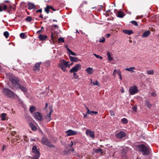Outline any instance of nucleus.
Masks as SVG:
<instances>
[{"mask_svg": "<svg viewBox=\"0 0 159 159\" xmlns=\"http://www.w3.org/2000/svg\"><path fill=\"white\" fill-rule=\"evenodd\" d=\"M136 147L139 152H141L143 156H148L150 153L151 149L144 144L137 145Z\"/></svg>", "mask_w": 159, "mask_h": 159, "instance_id": "nucleus-1", "label": "nucleus"}, {"mask_svg": "<svg viewBox=\"0 0 159 159\" xmlns=\"http://www.w3.org/2000/svg\"><path fill=\"white\" fill-rule=\"evenodd\" d=\"M10 80L12 86V87L11 88L12 89H16L20 84L19 79L16 77H11L10 78Z\"/></svg>", "mask_w": 159, "mask_h": 159, "instance_id": "nucleus-2", "label": "nucleus"}, {"mask_svg": "<svg viewBox=\"0 0 159 159\" xmlns=\"http://www.w3.org/2000/svg\"><path fill=\"white\" fill-rule=\"evenodd\" d=\"M41 141L43 145L47 146L49 148H54L55 147V146L50 143L49 139L46 136L42 138Z\"/></svg>", "mask_w": 159, "mask_h": 159, "instance_id": "nucleus-3", "label": "nucleus"}, {"mask_svg": "<svg viewBox=\"0 0 159 159\" xmlns=\"http://www.w3.org/2000/svg\"><path fill=\"white\" fill-rule=\"evenodd\" d=\"M2 92L8 98L13 97L15 94L13 92L7 88H4Z\"/></svg>", "mask_w": 159, "mask_h": 159, "instance_id": "nucleus-4", "label": "nucleus"}, {"mask_svg": "<svg viewBox=\"0 0 159 159\" xmlns=\"http://www.w3.org/2000/svg\"><path fill=\"white\" fill-rule=\"evenodd\" d=\"M32 152L35 154L34 156L32 157V159H39L40 153L37 150L36 146H33L32 147Z\"/></svg>", "mask_w": 159, "mask_h": 159, "instance_id": "nucleus-5", "label": "nucleus"}, {"mask_svg": "<svg viewBox=\"0 0 159 159\" xmlns=\"http://www.w3.org/2000/svg\"><path fill=\"white\" fill-rule=\"evenodd\" d=\"M26 83H25L23 84H20L16 89H20L25 94L27 91Z\"/></svg>", "mask_w": 159, "mask_h": 159, "instance_id": "nucleus-6", "label": "nucleus"}, {"mask_svg": "<svg viewBox=\"0 0 159 159\" xmlns=\"http://www.w3.org/2000/svg\"><path fill=\"white\" fill-rule=\"evenodd\" d=\"M129 90V93L131 95H134L138 92V89L136 86L130 87Z\"/></svg>", "mask_w": 159, "mask_h": 159, "instance_id": "nucleus-7", "label": "nucleus"}, {"mask_svg": "<svg viewBox=\"0 0 159 159\" xmlns=\"http://www.w3.org/2000/svg\"><path fill=\"white\" fill-rule=\"evenodd\" d=\"M126 136V134L125 133L122 131H120L115 135L116 137L119 139H121Z\"/></svg>", "mask_w": 159, "mask_h": 159, "instance_id": "nucleus-8", "label": "nucleus"}, {"mask_svg": "<svg viewBox=\"0 0 159 159\" xmlns=\"http://www.w3.org/2000/svg\"><path fill=\"white\" fill-rule=\"evenodd\" d=\"M35 119H37L41 121L43 120V119L41 114L39 112H36L33 115Z\"/></svg>", "mask_w": 159, "mask_h": 159, "instance_id": "nucleus-9", "label": "nucleus"}, {"mask_svg": "<svg viewBox=\"0 0 159 159\" xmlns=\"http://www.w3.org/2000/svg\"><path fill=\"white\" fill-rule=\"evenodd\" d=\"M66 133H67V136L74 135L77 134V132L71 129L68 130L66 131Z\"/></svg>", "mask_w": 159, "mask_h": 159, "instance_id": "nucleus-10", "label": "nucleus"}, {"mask_svg": "<svg viewBox=\"0 0 159 159\" xmlns=\"http://www.w3.org/2000/svg\"><path fill=\"white\" fill-rule=\"evenodd\" d=\"M86 134L87 135H89L92 138H95L94 133V131H92L89 129H87Z\"/></svg>", "mask_w": 159, "mask_h": 159, "instance_id": "nucleus-11", "label": "nucleus"}, {"mask_svg": "<svg viewBox=\"0 0 159 159\" xmlns=\"http://www.w3.org/2000/svg\"><path fill=\"white\" fill-rule=\"evenodd\" d=\"M61 67L62 70H63L68 66V62L63 60L61 62Z\"/></svg>", "mask_w": 159, "mask_h": 159, "instance_id": "nucleus-12", "label": "nucleus"}, {"mask_svg": "<svg viewBox=\"0 0 159 159\" xmlns=\"http://www.w3.org/2000/svg\"><path fill=\"white\" fill-rule=\"evenodd\" d=\"M145 102V106L147 107L149 109H150L152 106V104L150 103V102L148 100H146Z\"/></svg>", "mask_w": 159, "mask_h": 159, "instance_id": "nucleus-13", "label": "nucleus"}, {"mask_svg": "<svg viewBox=\"0 0 159 159\" xmlns=\"http://www.w3.org/2000/svg\"><path fill=\"white\" fill-rule=\"evenodd\" d=\"M31 128V129L34 131H36L37 130V128L35 126L34 124L32 123H30L29 124Z\"/></svg>", "mask_w": 159, "mask_h": 159, "instance_id": "nucleus-14", "label": "nucleus"}, {"mask_svg": "<svg viewBox=\"0 0 159 159\" xmlns=\"http://www.w3.org/2000/svg\"><path fill=\"white\" fill-rule=\"evenodd\" d=\"M39 39L41 40L44 41L46 40L47 38V36L46 35H43L40 34L39 37Z\"/></svg>", "mask_w": 159, "mask_h": 159, "instance_id": "nucleus-15", "label": "nucleus"}, {"mask_svg": "<svg viewBox=\"0 0 159 159\" xmlns=\"http://www.w3.org/2000/svg\"><path fill=\"white\" fill-rule=\"evenodd\" d=\"M87 109V113L89 114H90L91 115H93V114L96 115L98 113V112L95 111H91L89 110V109L86 107Z\"/></svg>", "mask_w": 159, "mask_h": 159, "instance_id": "nucleus-16", "label": "nucleus"}, {"mask_svg": "<svg viewBox=\"0 0 159 159\" xmlns=\"http://www.w3.org/2000/svg\"><path fill=\"white\" fill-rule=\"evenodd\" d=\"M78 70H70V73H73V76L74 78L75 79H77L78 78V76H77V74L75 73Z\"/></svg>", "mask_w": 159, "mask_h": 159, "instance_id": "nucleus-17", "label": "nucleus"}, {"mask_svg": "<svg viewBox=\"0 0 159 159\" xmlns=\"http://www.w3.org/2000/svg\"><path fill=\"white\" fill-rule=\"evenodd\" d=\"M81 69V65L80 64H78L76 65L75 66L72 68L70 70H80Z\"/></svg>", "mask_w": 159, "mask_h": 159, "instance_id": "nucleus-18", "label": "nucleus"}, {"mask_svg": "<svg viewBox=\"0 0 159 159\" xmlns=\"http://www.w3.org/2000/svg\"><path fill=\"white\" fill-rule=\"evenodd\" d=\"M150 32L149 30H148L144 32L142 35L143 37H146L148 36L150 34Z\"/></svg>", "mask_w": 159, "mask_h": 159, "instance_id": "nucleus-19", "label": "nucleus"}, {"mask_svg": "<svg viewBox=\"0 0 159 159\" xmlns=\"http://www.w3.org/2000/svg\"><path fill=\"white\" fill-rule=\"evenodd\" d=\"M70 59L71 61L77 62L78 61L77 57H71L70 56Z\"/></svg>", "mask_w": 159, "mask_h": 159, "instance_id": "nucleus-20", "label": "nucleus"}, {"mask_svg": "<svg viewBox=\"0 0 159 159\" xmlns=\"http://www.w3.org/2000/svg\"><path fill=\"white\" fill-rule=\"evenodd\" d=\"M117 16L120 18H123L124 16V14L122 12L119 11L117 14Z\"/></svg>", "mask_w": 159, "mask_h": 159, "instance_id": "nucleus-21", "label": "nucleus"}, {"mask_svg": "<svg viewBox=\"0 0 159 159\" xmlns=\"http://www.w3.org/2000/svg\"><path fill=\"white\" fill-rule=\"evenodd\" d=\"M67 49L68 51V53L69 55H71L73 56H76V53L72 52L69 48H67Z\"/></svg>", "mask_w": 159, "mask_h": 159, "instance_id": "nucleus-22", "label": "nucleus"}, {"mask_svg": "<svg viewBox=\"0 0 159 159\" xmlns=\"http://www.w3.org/2000/svg\"><path fill=\"white\" fill-rule=\"evenodd\" d=\"M28 5L29 6L28 9H31L35 7L34 5L32 3L28 2Z\"/></svg>", "mask_w": 159, "mask_h": 159, "instance_id": "nucleus-23", "label": "nucleus"}, {"mask_svg": "<svg viewBox=\"0 0 159 159\" xmlns=\"http://www.w3.org/2000/svg\"><path fill=\"white\" fill-rule=\"evenodd\" d=\"M7 8V6L6 5H5L2 6L0 5V12L6 10Z\"/></svg>", "mask_w": 159, "mask_h": 159, "instance_id": "nucleus-24", "label": "nucleus"}, {"mask_svg": "<svg viewBox=\"0 0 159 159\" xmlns=\"http://www.w3.org/2000/svg\"><path fill=\"white\" fill-rule=\"evenodd\" d=\"M121 152L122 156L125 157L126 155L127 151L126 149L123 148L121 150Z\"/></svg>", "mask_w": 159, "mask_h": 159, "instance_id": "nucleus-25", "label": "nucleus"}, {"mask_svg": "<svg viewBox=\"0 0 159 159\" xmlns=\"http://www.w3.org/2000/svg\"><path fill=\"white\" fill-rule=\"evenodd\" d=\"M36 110V108L34 106H30V111L31 113H33Z\"/></svg>", "mask_w": 159, "mask_h": 159, "instance_id": "nucleus-26", "label": "nucleus"}, {"mask_svg": "<svg viewBox=\"0 0 159 159\" xmlns=\"http://www.w3.org/2000/svg\"><path fill=\"white\" fill-rule=\"evenodd\" d=\"M123 31L125 34L128 35H130L133 33V31L131 30H123Z\"/></svg>", "mask_w": 159, "mask_h": 159, "instance_id": "nucleus-27", "label": "nucleus"}, {"mask_svg": "<svg viewBox=\"0 0 159 159\" xmlns=\"http://www.w3.org/2000/svg\"><path fill=\"white\" fill-rule=\"evenodd\" d=\"M90 80L91 81V83L93 84V85H97L99 86V82L97 80L93 82H92V80L91 79H90Z\"/></svg>", "mask_w": 159, "mask_h": 159, "instance_id": "nucleus-28", "label": "nucleus"}, {"mask_svg": "<svg viewBox=\"0 0 159 159\" xmlns=\"http://www.w3.org/2000/svg\"><path fill=\"white\" fill-rule=\"evenodd\" d=\"M95 152L96 153H101V154H102L103 153L102 150L100 148H99L98 149H95Z\"/></svg>", "mask_w": 159, "mask_h": 159, "instance_id": "nucleus-29", "label": "nucleus"}, {"mask_svg": "<svg viewBox=\"0 0 159 159\" xmlns=\"http://www.w3.org/2000/svg\"><path fill=\"white\" fill-rule=\"evenodd\" d=\"M121 121L122 123L124 124H126L128 122V120L126 118H122L121 119Z\"/></svg>", "mask_w": 159, "mask_h": 159, "instance_id": "nucleus-30", "label": "nucleus"}, {"mask_svg": "<svg viewBox=\"0 0 159 159\" xmlns=\"http://www.w3.org/2000/svg\"><path fill=\"white\" fill-rule=\"evenodd\" d=\"M107 56L108 58V59L109 60L111 61L112 60L113 58L112 57H111V54L109 52H107Z\"/></svg>", "mask_w": 159, "mask_h": 159, "instance_id": "nucleus-31", "label": "nucleus"}, {"mask_svg": "<svg viewBox=\"0 0 159 159\" xmlns=\"http://www.w3.org/2000/svg\"><path fill=\"white\" fill-rule=\"evenodd\" d=\"M6 114L5 113H3L1 114L2 120H6Z\"/></svg>", "mask_w": 159, "mask_h": 159, "instance_id": "nucleus-32", "label": "nucleus"}, {"mask_svg": "<svg viewBox=\"0 0 159 159\" xmlns=\"http://www.w3.org/2000/svg\"><path fill=\"white\" fill-rule=\"evenodd\" d=\"M117 74H118V75L119 76V78L120 80H122V76L121 75V72L120 71V70H117Z\"/></svg>", "mask_w": 159, "mask_h": 159, "instance_id": "nucleus-33", "label": "nucleus"}, {"mask_svg": "<svg viewBox=\"0 0 159 159\" xmlns=\"http://www.w3.org/2000/svg\"><path fill=\"white\" fill-rule=\"evenodd\" d=\"M51 116L49 115L48 114L45 117L46 119H47L48 118H49L47 120V123L49 122L51 120Z\"/></svg>", "mask_w": 159, "mask_h": 159, "instance_id": "nucleus-34", "label": "nucleus"}, {"mask_svg": "<svg viewBox=\"0 0 159 159\" xmlns=\"http://www.w3.org/2000/svg\"><path fill=\"white\" fill-rule=\"evenodd\" d=\"M105 39L104 37H102L99 39V42L101 43H104L105 42Z\"/></svg>", "mask_w": 159, "mask_h": 159, "instance_id": "nucleus-35", "label": "nucleus"}, {"mask_svg": "<svg viewBox=\"0 0 159 159\" xmlns=\"http://www.w3.org/2000/svg\"><path fill=\"white\" fill-rule=\"evenodd\" d=\"M41 64V62H38L36 63L35 65V67L36 68L38 69L39 68V67L40 66Z\"/></svg>", "mask_w": 159, "mask_h": 159, "instance_id": "nucleus-36", "label": "nucleus"}, {"mask_svg": "<svg viewBox=\"0 0 159 159\" xmlns=\"http://www.w3.org/2000/svg\"><path fill=\"white\" fill-rule=\"evenodd\" d=\"M3 35L6 38H7L8 37L9 34V33L7 31H5L4 32Z\"/></svg>", "mask_w": 159, "mask_h": 159, "instance_id": "nucleus-37", "label": "nucleus"}, {"mask_svg": "<svg viewBox=\"0 0 159 159\" xmlns=\"http://www.w3.org/2000/svg\"><path fill=\"white\" fill-rule=\"evenodd\" d=\"M64 42V39L63 38L60 37L58 39V43H60L61 42L63 43V42Z\"/></svg>", "mask_w": 159, "mask_h": 159, "instance_id": "nucleus-38", "label": "nucleus"}, {"mask_svg": "<svg viewBox=\"0 0 159 159\" xmlns=\"http://www.w3.org/2000/svg\"><path fill=\"white\" fill-rule=\"evenodd\" d=\"M130 22L135 26H137L138 25V24L137 22L133 20L131 21Z\"/></svg>", "mask_w": 159, "mask_h": 159, "instance_id": "nucleus-39", "label": "nucleus"}, {"mask_svg": "<svg viewBox=\"0 0 159 159\" xmlns=\"http://www.w3.org/2000/svg\"><path fill=\"white\" fill-rule=\"evenodd\" d=\"M50 8H49V6H47V7L45 8V11L48 14L49 12V11Z\"/></svg>", "mask_w": 159, "mask_h": 159, "instance_id": "nucleus-40", "label": "nucleus"}, {"mask_svg": "<svg viewBox=\"0 0 159 159\" xmlns=\"http://www.w3.org/2000/svg\"><path fill=\"white\" fill-rule=\"evenodd\" d=\"M26 20L29 22H31L32 21V19L30 16H28L25 19Z\"/></svg>", "mask_w": 159, "mask_h": 159, "instance_id": "nucleus-41", "label": "nucleus"}, {"mask_svg": "<svg viewBox=\"0 0 159 159\" xmlns=\"http://www.w3.org/2000/svg\"><path fill=\"white\" fill-rule=\"evenodd\" d=\"M137 106L134 105L132 107V109L133 111L134 112H136L137 111Z\"/></svg>", "mask_w": 159, "mask_h": 159, "instance_id": "nucleus-42", "label": "nucleus"}, {"mask_svg": "<svg viewBox=\"0 0 159 159\" xmlns=\"http://www.w3.org/2000/svg\"><path fill=\"white\" fill-rule=\"evenodd\" d=\"M147 74L148 75H152L153 73V70H147Z\"/></svg>", "mask_w": 159, "mask_h": 159, "instance_id": "nucleus-43", "label": "nucleus"}, {"mask_svg": "<svg viewBox=\"0 0 159 159\" xmlns=\"http://www.w3.org/2000/svg\"><path fill=\"white\" fill-rule=\"evenodd\" d=\"M110 113L111 116H115V114L114 111L112 110L110 111Z\"/></svg>", "mask_w": 159, "mask_h": 159, "instance_id": "nucleus-44", "label": "nucleus"}, {"mask_svg": "<svg viewBox=\"0 0 159 159\" xmlns=\"http://www.w3.org/2000/svg\"><path fill=\"white\" fill-rule=\"evenodd\" d=\"M93 55L95 56V57L97 58H100L101 59H102V57L100 56L99 55H97L95 53H94Z\"/></svg>", "mask_w": 159, "mask_h": 159, "instance_id": "nucleus-45", "label": "nucleus"}, {"mask_svg": "<svg viewBox=\"0 0 159 159\" xmlns=\"http://www.w3.org/2000/svg\"><path fill=\"white\" fill-rule=\"evenodd\" d=\"M25 34L24 33H21L20 34V37L22 39H24L25 38Z\"/></svg>", "mask_w": 159, "mask_h": 159, "instance_id": "nucleus-46", "label": "nucleus"}, {"mask_svg": "<svg viewBox=\"0 0 159 159\" xmlns=\"http://www.w3.org/2000/svg\"><path fill=\"white\" fill-rule=\"evenodd\" d=\"M87 72L89 74H91L93 73V70H86Z\"/></svg>", "mask_w": 159, "mask_h": 159, "instance_id": "nucleus-47", "label": "nucleus"}, {"mask_svg": "<svg viewBox=\"0 0 159 159\" xmlns=\"http://www.w3.org/2000/svg\"><path fill=\"white\" fill-rule=\"evenodd\" d=\"M135 69L134 67H130L129 68H126L125 70H134Z\"/></svg>", "mask_w": 159, "mask_h": 159, "instance_id": "nucleus-48", "label": "nucleus"}, {"mask_svg": "<svg viewBox=\"0 0 159 159\" xmlns=\"http://www.w3.org/2000/svg\"><path fill=\"white\" fill-rule=\"evenodd\" d=\"M54 34V33H51V38L52 40H53L54 39V37H53V35Z\"/></svg>", "mask_w": 159, "mask_h": 159, "instance_id": "nucleus-49", "label": "nucleus"}, {"mask_svg": "<svg viewBox=\"0 0 159 159\" xmlns=\"http://www.w3.org/2000/svg\"><path fill=\"white\" fill-rule=\"evenodd\" d=\"M151 95L152 96H153V97H156V93L154 92V93H152L151 94Z\"/></svg>", "mask_w": 159, "mask_h": 159, "instance_id": "nucleus-50", "label": "nucleus"}, {"mask_svg": "<svg viewBox=\"0 0 159 159\" xmlns=\"http://www.w3.org/2000/svg\"><path fill=\"white\" fill-rule=\"evenodd\" d=\"M117 70H114L113 73L112 74V75L114 76H115L116 74H117Z\"/></svg>", "mask_w": 159, "mask_h": 159, "instance_id": "nucleus-51", "label": "nucleus"}, {"mask_svg": "<svg viewBox=\"0 0 159 159\" xmlns=\"http://www.w3.org/2000/svg\"><path fill=\"white\" fill-rule=\"evenodd\" d=\"M6 146L5 145H3L2 146V151H3L4 150L5 148H6Z\"/></svg>", "mask_w": 159, "mask_h": 159, "instance_id": "nucleus-52", "label": "nucleus"}, {"mask_svg": "<svg viewBox=\"0 0 159 159\" xmlns=\"http://www.w3.org/2000/svg\"><path fill=\"white\" fill-rule=\"evenodd\" d=\"M49 8H50V9H52L53 11H56V10L54 9L53 8V7L51 6H49Z\"/></svg>", "mask_w": 159, "mask_h": 159, "instance_id": "nucleus-53", "label": "nucleus"}, {"mask_svg": "<svg viewBox=\"0 0 159 159\" xmlns=\"http://www.w3.org/2000/svg\"><path fill=\"white\" fill-rule=\"evenodd\" d=\"M45 65L46 66H48L49 65V62H45Z\"/></svg>", "mask_w": 159, "mask_h": 159, "instance_id": "nucleus-54", "label": "nucleus"}, {"mask_svg": "<svg viewBox=\"0 0 159 159\" xmlns=\"http://www.w3.org/2000/svg\"><path fill=\"white\" fill-rule=\"evenodd\" d=\"M42 10L41 9H39V10H37V11H36V12L37 13H38V12H42Z\"/></svg>", "mask_w": 159, "mask_h": 159, "instance_id": "nucleus-55", "label": "nucleus"}, {"mask_svg": "<svg viewBox=\"0 0 159 159\" xmlns=\"http://www.w3.org/2000/svg\"><path fill=\"white\" fill-rule=\"evenodd\" d=\"M110 36L111 34H108L106 35V37L107 38L109 37Z\"/></svg>", "mask_w": 159, "mask_h": 159, "instance_id": "nucleus-56", "label": "nucleus"}, {"mask_svg": "<svg viewBox=\"0 0 159 159\" xmlns=\"http://www.w3.org/2000/svg\"><path fill=\"white\" fill-rule=\"evenodd\" d=\"M52 26L53 27H54L56 28H58V26L57 25H53Z\"/></svg>", "mask_w": 159, "mask_h": 159, "instance_id": "nucleus-57", "label": "nucleus"}, {"mask_svg": "<svg viewBox=\"0 0 159 159\" xmlns=\"http://www.w3.org/2000/svg\"><path fill=\"white\" fill-rule=\"evenodd\" d=\"M124 89H123V88H122L121 89V92L122 93H123L124 92Z\"/></svg>", "mask_w": 159, "mask_h": 159, "instance_id": "nucleus-58", "label": "nucleus"}, {"mask_svg": "<svg viewBox=\"0 0 159 159\" xmlns=\"http://www.w3.org/2000/svg\"><path fill=\"white\" fill-rule=\"evenodd\" d=\"M31 141H35V139L33 138H31L30 139Z\"/></svg>", "mask_w": 159, "mask_h": 159, "instance_id": "nucleus-59", "label": "nucleus"}, {"mask_svg": "<svg viewBox=\"0 0 159 159\" xmlns=\"http://www.w3.org/2000/svg\"><path fill=\"white\" fill-rule=\"evenodd\" d=\"M53 112V110L52 109V108L51 109V110H50V112L52 113Z\"/></svg>", "mask_w": 159, "mask_h": 159, "instance_id": "nucleus-60", "label": "nucleus"}, {"mask_svg": "<svg viewBox=\"0 0 159 159\" xmlns=\"http://www.w3.org/2000/svg\"><path fill=\"white\" fill-rule=\"evenodd\" d=\"M48 103H45V109H46L47 107H48Z\"/></svg>", "mask_w": 159, "mask_h": 159, "instance_id": "nucleus-61", "label": "nucleus"}, {"mask_svg": "<svg viewBox=\"0 0 159 159\" xmlns=\"http://www.w3.org/2000/svg\"><path fill=\"white\" fill-rule=\"evenodd\" d=\"M73 64V62H71V63L70 64V65H68V68H70V65H72Z\"/></svg>", "mask_w": 159, "mask_h": 159, "instance_id": "nucleus-62", "label": "nucleus"}, {"mask_svg": "<svg viewBox=\"0 0 159 159\" xmlns=\"http://www.w3.org/2000/svg\"><path fill=\"white\" fill-rule=\"evenodd\" d=\"M84 118H87V115L84 114Z\"/></svg>", "mask_w": 159, "mask_h": 159, "instance_id": "nucleus-63", "label": "nucleus"}, {"mask_svg": "<svg viewBox=\"0 0 159 159\" xmlns=\"http://www.w3.org/2000/svg\"><path fill=\"white\" fill-rule=\"evenodd\" d=\"M86 70H92V68L90 67H88L86 69Z\"/></svg>", "mask_w": 159, "mask_h": 159, "instance_id": "nucleus-64", "label": "nucleus"}]
</instances>
